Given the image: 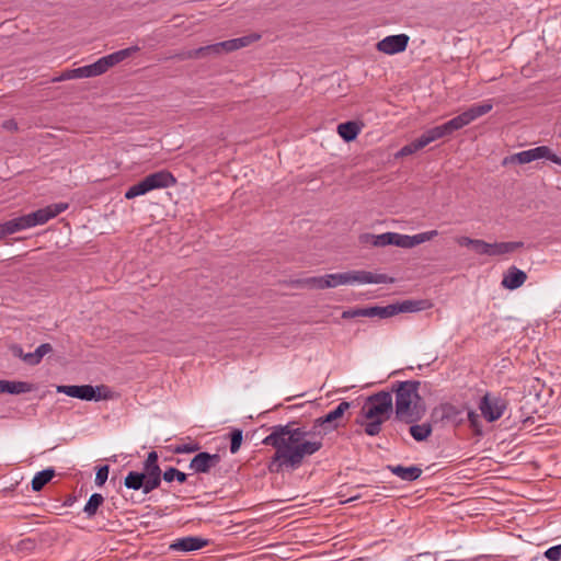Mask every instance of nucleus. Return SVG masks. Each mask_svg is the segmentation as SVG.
Listing matches in <instances>:
<instances>
[{
    "label": "nucleus",
    "instance_id": "nucleus-41",
    "mask_svg": "<svg viewBox=\"0 0 561 561\" xmlns=\"http://www.w3.org/2000/svg\"><path fill=\"white\" fill-rule=\"evenodd\" d=\"M396 316V306L393 304L388 306H378V318L387 319Z\"/></svg>",
    "mask_w": 561,
    "mask_h": 561
},
{
    "label": "nucleus",
    "instance_id": "nucleus-13",
    "mask_svg": "<svg viewBox=\"0 0 561 561\" xmlns=\"http://www.w3.org/2000/svg\"><path fill=\"white\" fill-rule=\"evenodd\" d=\"M351 404L350 402L343 401L339 403L336 408H334L332 411L327 413L323 416H320L313 421L312 428L318 432L317 430L321 427L323 430V436L331 432L339 426V420L342 419L344 413L350 409Z\"/></svg>",
    "mask_w": 561,
    "mask_h": 561
},
{
    "label": "nucleus",
    "instance_id": "nucleus-32",
    "mask_svg": "<svg viewBox=\"0 0 561 561\" xmlns=\"http://www.w3.org/2000/svg\"><path fill=\"white\" fill-rule=\"evenodd\" d=\"M440 409H442V419L443 420H446L451 423L462 422V417H460L461 411L457 407L447 403V404H443Z\"/></svg>",
    "mask_w": 561,
    "mask_h": 561
},
{
    "label": "nucleus",
    "instance_id": "nucleus-40",
    "mask_svg": "<svg viewBox=\"0 0 561 561\" xmlns=\"http://www.w3.org/2000/svg\"><path fill=\"white\" fill-rule=\"evenodd\" d=\"M467 419H468L470 427L472 428L474 434H480L481 430H480L479 415L474 411L469 410L467 413Z\"/></svg>",
    "mask_w": 561,
    "mask_h": 561
},
{
    "label": "nucleus",
    "instance_id": "nucleus-43",
    "mask_svg": "<svg viewBox=\"0 0 561 561\" xmlns=\"http://www.w3.org/2000/svg\"><path fill=\"white\" fill-rule=\"evenodd\" d=\"M543 554L550 561H559L561 559V545L550 547Z\"/></svg>",
    "mask_w": 561,
    "mask_h": 561
},
{
    "label": "nucleus",
    "instance_id": "nucleus-56",
    "mask_svg": "<svg viewBox=\"0 0 561 561\" xmlns=\"http://www.w3.org/2000/svg\"><path fill=\"white\" fill-rule=\"evenodd\" d=\"M0 393H3V380H0Z\"/></svg>",
    "mask_w": 561,
    "mask_h": 561
},
{
    "label": "nucleus",
    "instance_id": "nucleus-50",
    "mask_svg": "<svg viewBox=\"0 0 561 561\" xmlns=\"http://www.w3.org/2000/svg\"><path fill=\"white\" fill-rule=\"evenodd\" d=\"M474 240L476 239H472V238H469V237H458L456 238V242L460 245V247H470L472 248L473 243H474Z\"/></svg>",
    "mask_w": 561,
    "mask_h": 561
},
{
    "label": "nucleus",
    "instance_id": "nucleus-28",
    "mask_svg": "<svg viewBox=\"0 0 561 561\" xmlns=\"http://www.w3.org/2000/svg\"><path fill=\"white\" fill-rule=\"evenodd\" d=\"M55 476V470L51 468L37 472L32 480L33 491H41Z\"/></svg>",
    "mask_w": 561,
    "mask_h": 561
},
{
    "label": "nucleus",
    "instance_id": "nucleus-4",
    "mask_svg": "<svg viewBox=\"0 0 561 561\" xmlns=\"http://www.w3.org/2000/svg\"><path fill=\"white\" fill-rule=\"evenodd\" d=\"M139 49L140 48L138 46H130L128 48L117 50L115 53H112L107 56L100 58L99 60H96L95 62H93L91 65L65 70L59 77L53 79V81L60 82V81H65V80L91 78V77H96V76L103 75L111 67H113V66L122 62L123 60L127 59L128 57L133 56L135 53L139 51Z\"/></svg>",
    "mask_w": 561,
    "mask_h": 561
},
{
    "label": "nucleus",
    "instance_id": "nucleus-45",
    "mask_svg": "<svg viewBox=\"0 0 561 561\" xmlns=\"http://www.w3.org/2000/svg\"><path fill=\"white\" fill-rule=\"evenodd\" d=\"M357 317H364L363 308L348 309L342 312L343 319H353Z\"/></svg>",
    "mask_w": 561,
    "mask_h": 561
},
{
    "label": "nucleus",
    "instance_id": "nucleus-42",
    "mask_svg": "<svg viewBox=\"0 0 561 561\" xmlns=\"http://www.w3.org/2000/svg\"><path fill=\"white\" fill-rule=\"evenodd\" d=\"M107 477H108V466L105 465V466L100 467L95 474V484L99 486H102L106 482Z\"/></svg>",
    "mask_w": 561,
    "mask_h": 561
},
{
    "label": "nucleus",
    "instance_id": "nucleus-39",
    "mask_svg": "<svg viewBox=\"0 0 561 561\" xmlns=\"http://www.w3.org/2000/svg\"><path fill=\"white\" fill-rule=\"evenodd\" d=\"M472 249L476 253L481 254V255L490 254V243H488L483 240H480V239L474 240Z\"/></svg>",
    "mask_w": 561,
    "mask_h": 561
},
{
    "label": "nucleus",
    "instance_id": "nucleus-14",
    "mask_svg": "<svg viewBox=\"0 0 561 561\" xmlns=\"http://www.w3.org/2000/svg\"><path fill=\"white\" fill-rule=\"evenodd\" d=\"M410 37L407 34L389 35L379 41L377 50L387 55H394L407 49Z\"/></svg>",
    "mask_w": 561,
    "mask_h": 561
},
{
    "label": "nucleus",
    "instance_id": "nucleus-44",
    "mask_svg": "<svg viewBox=\"0 0 561 561\" xmlns=\"http://www.w3.org/2000/svg\"><path fill=\"white\" fill-rule=\"evenodd\" d=\"M199 449L198 444H182L174 448L175 454H191Z\"/></svg>",
    "mask_w": 561,
    "mask_h": 561
},
{
    "label": "nucleus",
    "instance_id": "nucleus-20",
    "mask_svg": "<svg viewBox=\"0 0 561 561\" xmlns=\"http://www.w3.org/2000/svg\"><path fill=\"white\" fill-rule=\"evenodd\" d=\"M261 38V35L259 34H250L245 35L239 38H232L228 41L220 42V48L222 54L231 53L234 50H238L240 48L247 47L250 44L259 41Z\"/></svg>",
    "mask_w": 561,
    "mask_h": 561
},
{
    "label": "nucleus",
    "instance_id": "nucleus-48",
    "mask_svg": "<svg viewBox=\"0 0 561 561\" xmlns=\"http://www.w3.org/2000/svg\"><path fill=\"white\" fill-rule=\"evenodd\" d=\"M414 146H415V145H414V142H413V141H412V142H410V144H408V145H405V146H403V147L400 149L399 154H400V156H402V157H404V156H409V154H412V153L416 152V151H417V149H416V148H414Z\"/></svg>",
    "mask_w": 561,
    "mask_h": 561
},
{
    "label": "nucleus",
    "instance_id": "nucleus-25",
    "mask_svg": "<svg viewBox=\"0 0 561 561\" xmlns=\"http://www.w3.org/2000/svg\"><path fill=\"white\" fill-rule=\"evenodd\" d=\"M148 479L144 472L130 471L124 480V485L131 490H142L145 494L150 493L152 490H147L146 484Z\"/></svg>",
    "mask_w": 561,
    "mask_h": 561
},
{
    "label": "nucleus",
    "instance_id": "nucleus-29",
    "mask_svg": "<svg viewBox=\"0 0 561 561\" xmlns=\"http://www.w3.org/2000/svg\"><path fill=\"white\" fill-rule=\"evenodd\" d=\"M432 431L430 423L413 424L410 426V434L416 442L426 440L431 436Z\"/></svg>",
    "mask_w": 561,
    "mask_h": 561
},
{
    "label": "nucleus",
    "instance_id": "nucleus-46",
    "mask_svg": "<svg viewBox=\"0 0 561 561\" xmlns=\"http://www.w3.org/2000/svg\"><path fill=\"white\" fill-rule=\"evenodd\" d=\"M413 142L415 145L414 148H416L417 150H421L425 146L430 145L432 141L430 140V138L425 131L419 138L413 140Z\"/></svg>",
    "mask_w": 561,
    "mask_h": 561
},
{
    "label": "nucleus",
    "instance_id": "nucleus-51",
    "mask_svg": "<svg viewBox=\"0 0 561 561\" xmlns=\"http://www.w3.org/2000/svg\"><path fill=\"white\" fill-rule=\"evenodd\" d=\"M2 128L9 131L18 130V123L14 119H7L2 123Z\"/></svg>",
    "mask_w": 561,
    "mask_h": 561
},
{
    "label": "nucleus",
    "instance_id": "nucleus-1",
    "mask_svg": "<svg viewBox=\"0 0 561 561\" xmlns=\"http://www.w3.org/2000/svg\"><path fill=\"white\" fill-rule=\"evenodd\" d=\"M262 443L275 449L268 470L280 472L300 468L306 458L317 454L323 447V435L311 426L291 421L284 425L272 426L271 433Z\"/></svg>",
    "mask_w": 561,
    "mask_h": 561
},
{
    "label": "nucleus",
    "instance_id": "nucleus-36",
    "mask_svg": "<svg viewBox=\"0 0 561 561\" xmlns=\"http://www.w3.org/2000/svg\"><path fill=\"white\" fill-rule=\"evenodd\" d=\"M242 444V431L239 428H234L230 434V451L231 454H236Z\"/></svg>",
    "mask_w": 561,
    "mask_h": 561
},
{
    "label": "nucleus",
    "instance_id": "nucleus-8",
    "mask_svg": "<svg viewBox=\"0 0 561 561\" xmlns=\"http://www.w3.org/2000/svg\"><path fill=\"white\" fill-rule=\"evenodd\" d=\"M57 392L85 401H100L110 398V390L105 386L93 387L91 385L57 386Z\"/></svg>",
    "mask_w": 561,
    "mask_h": 561
},
{
    "label": "nucleus",
    "instance_id": "nucleus-2",
    "mask_svg": "<svg viewBox=\"0 0 561 561\" xmlns=\"http://www.w3.org/2000/svg\"><path fill=\"white\" fill-rule=\"evenodd\" d=\"M420 381L398 382L396 391V416L408 424L422 419L425 408L419 394Z\"/></svg>",
    "mask_w": 561,
    "mask_h": 561
},
{
    "label": "nucleus",
    "instance_id": "nucleus-31",
    "mask_svg": "<svg viewBox=\"0 0 561 561\" xmlns=\"http://www.w3.org/2000/svg\"><path fill=\"white\" fill-rule=\"evenodd\" d=\"M366 239H371V245L382 248L393 245V232H385L381 234L365 233Z\"/></svg>",
    "mask_w": 561,
    "mask_h": 561
},
{
    "label": "nucleus",
    "instance_id": "nucleus-24",
    "mask_svg": "<svg viewBox=\"0 0 561 561\" xmlns=\"http://www.w3.org/2000/svg\"><path fill=\"white\" fill-rule=\"evenodd\" d=\"M391 473L403 481H415L422 474V469L417 466L403 467L401 465L388 466Z\"/></svg>",
    "mask_w": 561,
    "mask_h": 561
},
{
    "label": "nucleus",
    "instance_id": "nucleus-27",
    "mask_svg": "<svg viewBox=\"0 0 561 561\" xmlns=\"http://www.w3.org/2000/svg\"><path fill=\"white\" fill-rule=\"evenodd\" d=\"M359 131L360 128L355 122H345L337 126L339 135L347 142L354 140Z\"/></svg>",
    "mask_w": 561,
    "mask_h": 561
},
{
    "label": "nucleus",
    "instance_id": "nucleus-23",
    "mask_svg": "<svg viewBox=\"0 0 561 561\" xmlns=\"http://www.w3.org/2000/svg\"><path fill=\"white\" fill-rule=\"evenodd\" d=\"M523 247H524V243L522 241L490 243L489 256H502V255L511 254V253H514L515 251L522 249Z\"/></svg>",
    "mask_w": 561,
    "mask_h": 561
},
{
    "label": "nucleus",
    "instance_id": "nucleus-5",
    "mask_svg": "<svg viewBox=\"0 0 561 561\" xmlns=\"http://www.w3.org/2000/svg\"><path fill=\"white\" fill-rule=\"evenodd\" d=\"M68 208L67 203H56L48 205L36 211L8 220L11 233H15L25 229H30L39 225H44L50 219L57 217Z\"/></svg>",
    "mask_w": 561,
    "mask_h": 561
},
{
    "label": "nucleus",
    "instance_id": "nucleus-16",
    "mask_svg": "<svg viewBox=\"0 0 561 561\" xmlns=\"http://www.w3.org/2000/svg\"><path fill=\"white\" fill-rule=\"evenodd\" d=\"M220 462L218 454H209L206 451L198 453L190 462V469L196 473H208Z\"/></svg>",
    "mask_w": 561,
    "mask_h": 561
},
{
    "label": "nucleus",
    "instance_id": "nucleus-33",
    "mask_svg": "<svg viewBox=\"0 0 561 561\" xmlns=\"http://www.w3.org/2000/svg\"><path fill=\"white\" fill-rule=\"evenodd\" d=\"M437 236H438L437 230H430V231L421 232V233H417L414 236H410L411 248L419 245L421 243H424L426 241H431L432 239H434Z\"/></svg>",
    "mask_w": 561,
    "mask_h": 561
},
{
    "label": "nucleus",
    "instance_id": "nucleus-30",
    "mask_svg": "<svg viewBox=\"0 0 561 561\" xmlns=\"http://www.w3.org/2000/svg\"><path fill=\"white\" fill-rule=\"evenodd\" d=\"M103 503H104L103 495L100 493H93L83 507V512L85 513L87 517H89V518L93 517L96 514L100 506H102Z\"/></svg>",
    "mask_w": 561,
    "mask_h": 561
},
{
    "label": "nucleus",
    "instance_id": "nucleus-7",
    "mask_svg": "<svg viewBox=\"0 0 561 561\" xmlns=\"http://www.w3.org/2000/svg\"><path fill=\"white\" fill-rule=\"evenodd\" d=\"M392 412V396L389 392L380 391L368 397L362 408L365 419H380L387 421Z\"/></svg>",
    "mask_w": 561,
    "mask_h": 561
},
{
    "label": "nucleus",
    "instance_id": "nucleus-49",
    "mask_svg": "<svg viewBox=\"0 0 561 561\" xmlns=\"http://www.w3.org/2000/svg\"><path fill=\"white\" fill-rule=\"evenodd\" d=\"M23 360L28 365H37L41 362L35 352L23 355Z\"/></svg>",
    "mask_w": 561,
    "mask_h": 561
},
{
    "label": "nucleus",
    "instance_id": "nucleus-21",
    "mask_svg": "<svg viewBox=\"0 0 561 561\" xmlns=\"http://www.w3.org/2000/svg\"><path fill=\"white\" fill-rule=\"evenodd\" d=\"M396 306V314L404 312H417L432 308V302L426 299L420 300H403L401 302L393 304Z\"/></svg>",
    "mask_w": 561,
    "mask_h": 561
},
{
    "label": "nucleus",
    "instance_id": "nucleus-12",
    "mask_svg": "<svg viewBox=\"0 0 561 561\" xmlns=\"http://www.w3.org/2000/svg\"><path fill=\"white\" fill-rule=\"evenodd\" d=\"M507 408L505 399L486 392L479 402V410L488 422L501 419Z\"/></svg>",
    "mask_w": 561,
    "mask_h": 561
},
{
    "label": "nucleus",
    "instance_id": "nucleus-52",
    "mask_svg": "<svg viewBox=\"0 0 561 561\" xmlns=\"http://www.w3.org/2000/svg\"><path fill=\"white\" fill-rule=\"evenodd\" d=\"M364 317H378V306L363 308Z\"/></svg>",
    "mask_w": 561,
    "mask_h": 561
},
{
    "label": "nucleus",
    "instance_id": "nucleus-26",
    "mask_svg": "<svg viewBox=\"0 0 561 561\" xmlns=\"http://www.w3.org/2000/svg\"><path fill=\"white\" fill-rule=\"evenodd\" d=\"M33 385L26 381L3 380V393L21 394L31 392Z\"/></svg>",
    "mask_w": 561,
    "mask_h": 561
},
{
    "label": "nucleus",
    "instance_id": "nucleus-53",
    "mask_svg": "<svg viewBox=\"0 0 561 561\" xmlns=\"http://www.w3.org/2000/svg\"><path fill=\"white\" fill-rule=\"evenodd\" d=\"M10 234H12V233H11L8 222L5 221L3 224H0V240L4 239L7 236H10Z\"/></svg>",
    "mask_w": 561,
    "mask_h": 561
},
{
    "label": "nucleus",
    "instance_id": "nucleus-18",
    "mask_svg": "<svg viewBox=\"0 0 561 561\" xmlns=\"http://www.w3.org/2000/svg\"><path fill=\"white\" fill-rule=\"evenodd\" d=\"M210 55H215V56L222 55L219 43L203 46V47H199L196 49L182 51L178 55V58L181 60L199 59V58H205Z\"/></svg>",
    "mask_w": 561,
    "mask_h": 561
},
{
    "label": "nucleus",
    "instance_id": "nucleus-11",
    "mask_svg": "<svg viewBox=\"0 0 561 561\" xmlns=\"http://www.w3.org/2000/svg\"><path fill=\"white\" fill-rule=\"evenodd\" d=\"M539 159H547L551 162L561 165V158L557 156L548 146H539L533 149L524 150L506 157L503 160V164L518 163L526 164Z\"/></svg>",
    "mask_w": 561,
    "mask_h": 561
},
{
    "label": "nucleus",
    "instance_id": "nucleus-34",
    "mask_svg": "<svg viewBox=\"0 0 561 561\" xmlns=\"http://www.w3.org/2000/svg\"><path fill=\"white\" fill-rule=\"evenodd\" d=\"M186 479L187 476L175 468H169L163 472V480L165 482H172L173 480H176L180 483H184Z\"/></svg>",
    "mask_w": 561,
    "mask_h": 561
},
{
    "label": "nucleus",
    "instance_id": "nucleus-15",
    "mask_svg": "<svg viewBox=\"0 0 561 561\" xmlns=\"http://www.w3.org/2000/svg\"><path fill=\"white\" fill-rule=\"evenodd\" d=\"M144 473L148 482L146 489L154 490L161 483V469L158 465V455L156 451H150L144 465Z\"/></svg>",
    "mask_w": 561,
    "mask_h": 561
},
{
    "label": "nucleus",
    "instance_id": "nucleus-38",
    "mask_svg": "<svg viewBox=\"0 0 561 561\" xmlns=\"http://www.w3.org/2000/svg\"><path fill=\"white\" fill-rule=\"evenodd\" d=\"M393 245L403 249H411L410 236L393 232Z\"/></svg>",
    "mask_w": 561,
    "mask_h": 561
},
{
    "label": "nucleus",
    "instance_id": "nucleus-6",
    "mask_svg": "<svg viewBox=\"0 0 561 561\" xmlns=\"http://www.w3.org/2000/svg\"><path fill=\"white\" fill-rule=\"evenodd\" d=\"M175 183L176 180L171 172L167 170H161L147 175L140 182L131 185L125 192V198L133 199L137 196L145 195L153 190L173 186Z\"/></svg>",
    "mask_w": 561,
    "mask_h": 561
},
{
    "label": "nucleus",
    "instance_id": "nucleus-55",
    "mask_svg": "<svg viewBox=\"0 0 561 561\" xmlns=\"http://www.w3.org/2000/svg\"><path fill=\"white\" fill-rule=\"evenodd\" d=\"M359 241L364 244H371V239H366L365 233L359 237Z\"/></svg>",
    "mask_w": 561,
    "mask_h": 561
},
{
    "label": "nucleus",
    "instance_id": "nucleus-37",
    "mask_svg": "<svg viewBox=\"0 0 561 561\" xmlns=\"http://www.w3.org/2000/svg\"><path fill=\"white\" fill-rule=\"evenodd\" d=\"M426 134L430 138V140L433 142L435 140H438L443 137H446L448 136L447 133H446V129H445V126L444 124L443 125H439V126H435L428 130H426Z\"/></svg>",
    "mask_w": 561,
    "mask_h": 561
},
{
    "label": "nucleus",
    "instance_id": "nucleus-9",
    "mask_svg": "<svg viewBox=\"0 0 561 561\" xmlns=\"http://www.w3.org/2000/svg\"><path fill=\"white\" fill-rule=\"evenodd\" d=\"M492 108L493 104L489 101L472 105L467 111L444 123L447 135L450 136L456 130L463 128L477 118L488 114Z\"/></svg>",
    "mask_w": 561,
    "mask_h": 561
},
{
    "label": "nucleus",
    "instance_id": "nucleus-47",
    "mask_svg": "<svg viewBox=\"0 0 561 561\" xmlns=\"http://www.w3.org/2000/svg\"><path fill=\"white\" fill-rule=\"evenodd\" d=\"M53 351V347L49 343H43L41 344L36 350H35V353H36V356L42 360V358L50 353Z\"/></svg>",
    "mask_w": 561,
    "mask_h": 561
},
{
    "label": "nucleus",
    "instance_id": "nucleus-22",
    "mask_svg": "<svg viewBox=\"0 0 561 561\" xmlns=\"http://www.w3.org/2000/svg\"><path fill=\"white\" fill-rule=\"evenodd\" d=\"M396 306V314L404 312H417L432 308V302L426 299L420 300H403L401 302L393 304Z\"/></svg>",
    "mask_w": 561,
    "mask_h": 561
},
{
    "label": "nucleus",
    "instance_id": "nucleus-35",
    "mask_svg": "<svg viewBox=\"0 0 561 561\" xmlns=\"http://www.w3.org/2000/svg\"><path fill=\"white\" fill-rule=\"evenodd\" d=\"M367 422L365 423V433L369 436H376L381 431V425L385 422L380 419H366Z\"/></svg>",
    "mask_w": 561,
    "mask_h": 561
},
{
    "label": "nucleus",
    "instance_id": "nucleus-17",
    "mask_svg": "<svg viewBox=\"0 0 561 561\" xmlns=\"http://www.w3.org/2000/svg\"><path fill=\"white\" fill-rule=\"evenodd\" d=\"M208 545V540L201 537H183L170 545L173 551L191 552L199 550Z\"/></svg>",
    "mask_w": 561,
    "mask_h": 561
},
{
    "label": "nucleus",
    "instance_id": "nucleus-19",
    "mask_svg": "<svg viewBox=\"0 0 561 561\" xmlns=\"http://www.w3.org/2000/svg\"><path fill=\"white\" fill-rule=\"evenodd\" d=\"M526 279L527 274L524 271L516 266H511L503 276L502 286L506 289L514 290L523 286Z\"/></svg>",
    "mask_w": 561,
    "mask_h": 561
},
{
    "label": "nucleus",
    "instance_id": "nucleus-54",
    "mask_svg": "<svg viewBox=\"0 0 561 561\" xmlns=\"http://www.w3.org/2000/svg\"><path fill=\"white\" fill-rule=\"evenodd\" d=\"M13 353H14V355H16V356H19V357H22V358H23V355H24V354H23V351H22V348H21V347H19V346H14V347H13Z\"/></svg>",
    "mask_w": 561,
    "mask_h": 561
},
{
    "label": "nucleus",
    "instance_id": "nucleus-10",
    "mask_svg": "<svg viewBox=\"0 0 561 561\" xmlns=\"http://www.w3.org/2000/svg\"><path fill=\"white\" fill-rule=\"evenodd\" d=\"M492 108L493 104L489 101L472 105L467 111L444 123L447 135L450 136L456 130L463 128L477 118L488 114Z\"/></svg>",
    "mask_w": 561,
    "mask_h": 561
},
{
    "label": "nucleus",
    "instance_id": "nucleus-3",
    "mask_svg": "<svg viewBox=\"0 0 561 561\" xmlns=\"http://www.w3.org/2000/svg\"><path fill=\"white\" fill-rule=\"evenodd\" d=\"M389 278L385 274H376L368 271H348L344 273L327 274L319 277H310L306 279V284L310 287L324 289L334 288L341 285L354 284H385Z\"/></svg>",
    "mask_w": 561,
    "mask_h": 561
}]
</instances>
